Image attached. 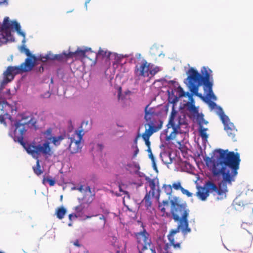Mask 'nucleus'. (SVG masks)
Here are the masks:
<instances>
[{"label": "nucleus", "instance_id": "nucleus-1", "mask_svg": "<svg viewBox=\"0 0 253 253\" xmlns=\"http://www.w3.org/2000/svg\"><path fill=\"white\" fill-rule=\"evenodd\" d=\"M214 158L210 160L212 166L211 172L213 176L222 175V180L217 187L213 182L208 181L206 188L198 187L196 195L202 201H205L209 195V192H215L219 196H226L227 192V183L231 184L238 173L240 163V155L228 150L218 149Z\"/></svg>", "mask_w": 253, "mask_h": 253}, {"label": "nucleus", "instance_id": "nucleus-2", "mask_svg": "<svg viewBox=\"0 0 253 253\" xmlns=\"http://www.w3.org/2000/svg\"><path fill=\"white\" fill-rule=\"evenodd\" d=\"M169 202L171 205L170 213L173 219L178 222V224L183 225L185 227L184 231H189L188 218L190 211L187 203L185 202H181L178 197H173Z\"/></svg>", "mask_w": 253, "mask_h": 253}, {"label": "nucleus", "instance_id": "nucleus-3", "mask_svg": "<svg viewBox=\"0 0 253 253\" xmlns=\"http://www.w3.org/2000/svg\"><path fill=\"white\" fill-rule=\"evenodd\" d=\"M17 34L23 37L22 45L18 47V49L21 53H25L27 56L24 63L19 66H17V74H18L20 72H27L33 70L35 63L38 60V57L35 55L32 54L30 50L26 47L25 45L26 42V33L22 30L20 24L17 22Z\"/></svg>", "mask_w": 253, "mask_h": 253}, {"label": "nucleus", "instance_id": "nucleus-4", "mask_svg": "<svg viewBox=\"0 0 253 253\" xmlns=\"http://www.w3.org/2000/svg\"><path fill=\"white\" fill-rule=\"evenodd\" d=\"M20 144L28 154H31L34 158H37L36 165L33 167V169L34 173L38 176L41 175L43 173V170L41 169L38 157L41 154L47 156L52 155L53 152L49 146L50 143H43L42 145L39 143Z\"/></svg>", "mask_w": 253, "mask_h": 253}, {"label": "nucleus", "instance_id": "nucleus-5", "mask_svg": "<svg viewBox=\"0 0 253 253\" xmlns=\"http://www.w3.org/2000/svg\"><path fill=\"white\" fill-rule=\"evenodd\" d=\"M36 123V120L29 113L17 114V130L20 134V136H17V142H28L24 141L23 135L29 125L35 126Z\"/></svg>", "mask_w": 253, "mask_h": 253}, {"label": "nucleus", "instance_id": "nucleus-6", "mask_svg": "<svg viewBox=\"0 0 253 253\" xmlns=\"http://www.w3.org/2000/svg\"><path fill=\"white\" fill-rule=\"evenodd\" d=\"M0 110L3 112L8 119V123L10 124L9 136L13 138L16 142V119L13 118L9 112L16 111V106H13L4 98L0 99Z\"/></svg>", "mask_w": 253, "mask_h": 253}, {"label": "nucleus", "instance_id": "nucleus-7", "mask_svg": "<svg viewBox=\"0 0 253 253\" xmlns=\"http://www.w3.org/2000/svg\"><path fill=\"white\" fill-rule=\"evenodd\" d=\"M15 31H16V20L11 21L8 17H5L2 23H0V32L1 33V37L4 40V42L14 41V38L11 32ZM0 42H2L0 37Z\"/></svg>", "mask_w": 253, "mask_h": 253}, {"label": "nucleus", "instance_id": "nucleus-8", "mask_svg": "<svg viewBox=\"0 0 253 253\" xmlns=\"http://www.w3.org/2000/svg\"><path fill=\"white\" fill-rule=\"evenodd\" d=\"M185 227L182 224H178L177 228L175 229L171 230L168 235V240L173 247L174 249H180L181 243L182 242L181 235L179 234L181 231L185 237L188 233L191 232L190 228L189 231H184Z\"/></svg>", "mask_w": 253, "mask_h": 253}, {"label": "nucleus", "instance_id": "nucleus-9", "mask_svg": "<svg viewBox=\"0 0 253 253\" xmlns=\"http://www.w3.org/2000/svg\"><path fill=\"white\" fill-rule=\"evenodd\" d=\"M188 77L184 80V83L188 87L189 90L201 86L204 87V84L202 81L200 73L198 71L191 67L186 72Z\"/></svg>", "mask_w": 253, "mask_h": 253}, {"label": "nucleus", "instance_id": "nucleus-10", "mask_svg": "<svg viewBox=\"0 0 253 253\" xmlns=\"http://www.w3.org/2000/svg\"><path fill=\"white\" fill-rule=\"evenodd\" d=\"M134 236L136 239L138 250H146L150 247L151 240L149 233L143 229V231L135 233Z\"/></svg>", "mask_w": 253, "mask_h": 253}, {"label": "nucleus", "instance_id": "nucleus-11", "mask_svg": "<svg viewBox=\"0 0 253 253\" xmlns=\"http://www.w3.org/2000/svg\"><path fill=\"white\" fill-rule=\"evenodd\" d=\"M145 180L148 183L151 189L147 192L142 202L144 203L145 207L148 209L152 206L151 198L154 197L156 191V184H158V180L156 178H151L148 176L145 177Z\"/></svg>", "mask_w": 253, "mask_h": 253}, {"label": "nucleus", "instance_id": "nucleus-12", "mask_svg": "<svg viewBox=\"0 0 253 253\" xmlns=\"http://www.w3.org/2000/svg\"><path fill=\"white\" fill-rule=\"evenodd\" d=\"M42 137L44 139V142H59L66 139L67 132L63 131L58 136L54 135L52 133V128L48 127L45 131L42 132Z\"/></svg>", "mask_w": 253, "mask_h": 253}, {"label": "nucleus", "instance_id": "nucleus-13", "mask_svg": "<svg viewBox=\"0 0 253 253\" xmlns=\"http://www.w3.org/2000/svg\"><path fill=\"white\" fill-rule=\"evenodd\" d=\"M220 112L219 113V117L224 125V129L227 131L228 135L233 139L234 141L236 140L234 139L235 137V134L233 131H237L234 124L230 122L229 117L226 115L222 109H220Z\"/></svg>", "mask_w": 253, "mask_h": 253}, {"label": "nucleus", "instance_id": "nucleus-14", "mask_svg": "<svg viewBox=\"0 0 253 253\" xmlns=\"http://www.w3.org/2000/svg\"><path fill=\"white\" fill-rule=\"evenodd\" d=\"M167 93L168 96V102L173 103L177 104L180 98L183 97H186V92L179 84L176 88L171 89V90H168Z\"/></svg>", "mask_w": 253, "mask_h": 253}, {"label": "nucleus", "instance_id": "nucleus-15", "mask_svg": "<svg viewBox=\"0 0 253 253\" xmlns=\"http://www.w3.org/2000/svg\"><path fill=\"white\" fill-rule=\"evenodd\" d=\"M100 56H101L103 58H105L106 61L114 59L115 60L114 64H122V60L124 58L123 55H119L116 53L104 51L101 48L97 53H95V58L96 59Z\"/></svg>", "mask_w": 253, "mask_h": 253}, {"label": "nucleus", "instance_id": "nucleus-16", "mask_svg": "<svg viewBox=\"0 0 253 253\" xmlns=\"http://www.w3.org/2000/svg\"><path fill=\"white\" fill-rule=\"evenodd\" d=\"M150 66H153V65L151 63H148L145 60L143 59L140 66L138 67V65H136L135 67L134 73L135 75L143 77H149Z\"/></svg>", "mask_w": 253, "mask_h": 253}, {"label": "nucleus", "instance_id": "nucleus-17", "mask_svg": "<svg viewBox=\"0 0 253 253\" xmlns=\"http://www.w3.org/2000/svg\"><path fill=\"white\" fill-rule=\"evenodd\" d=\"M212 71L209 68L205 66L201 69V74H200L202 81L204 84V86L208 85L214 84Z\"/></svg>", "mask_w": 253, "mask_h": 253}, {"label": "nucleus", "instance_id": "nucleus-18", "mask_svg": "<svg viewBox=\"0 0 253 253\" xmlns=\"http://www.w3.org/2000/svg\"><path fill=\"white\" fill-rule=\"evenodd\" d=\"M16 71V66H9L3 73V80L0 83V91L4 86L14 79L13 72Z\"/></svg>", "mask_w": 253, "mask_h": 253}, {"label": "nucleus", "instance_id": "nucleus-19", "mask_svg": "<svg viewBox=\"0 0 253 253\" xmlns=\"http://www.w3.org/2000/svg\"><path fill=\"white\" fill-rule=\"evenodd\" d=\"M77 190L84 194L82 201H84V203L89 204L92 202L93 200V195L92 194L90 186H87L84 187V185H81L77 188Z\"/></svg>", "mask_w": 253, "mask_h": 253}, {"label": "nucleus", "instance_id": "nucleus-20", "mask_svg": "<svg viewBox=\"0 0 253 253\" xmlns=\"http://www.w3.org/2000/svg\"><path fill=\"white\" fill-rule=\"evenodd\" d=\"M148 125L149 126L150 129H146L145 132L142 135L139 133L140 128L138 129L137 134L135 136L133 142H137L138 139L141 137L142 138L145 142H150L149 141L150 136L156 131V129L153 123L148 124Z\"/></svg>", "mask_w": 253, "mask_h": 253}, {"label": "nucleus", "instance_id": "nucleus-21", "mask_svg": "<svg viewBox=\"0 0 253 253\" xmlns=\"http://www.w3.org/2000/svg\"><path fill=\"white\" fill-rule=\"evenodd\" d=\"M188 117L190 119H196L197 123L199 124V127H202L203 126L201 125V122L204 120V115L203 113H199V107L196 108L194 111L191 110L189 111L187 114Z\"/></svg>", "mask_w": 253, "mask_h": 253}, {"label": "nucleus", "instance_id": "nucleus-22", "mask_svg": "<svg viewBox=\"0 0 253 253\" xmlns=\"http://www.w3.org/2000/svg\"><path fill=\"white\" fill-rule=\"evenodd\" d=\"M193 95L192 92L189 93V92H186V97L188 98L189 101L184 104L183 107L186 108L188 111L191 110L194 111L196 108L199 107L195 105V100L193 97Z\"/></svg>", "mask_w": 253, "mask_h": 253}, {"label": "nucleus", "instance_id": "nucleus-23", "mask_svg": "<svg viewBox=\"0 0 253 253\" xmlns=\"http://www.w3.org/2000/svg\"><path fill=\"white\" fill-rule=\"evenodd\" d=\"M183 123H180L179 122L178 125H176L175 122H174V125L170 123H169L168 124V128L171 127L173 129V131L170 133L169 135L167 134V140L169 141L174 139L175 137V135L176 134L178 133V129H180V126L182 125H183Z\"/></svg>", "mask_w": 253, "mask_h": 253}, {"label": "nucleus", "instance_id": "nucleus-24", "mask_svg": "<svg viewBox=\"0 0 253 253\" xmlns=\"http://www.w3.org/2000/svg\"><path fill=\"white\" fill-rule=\"evenodd\" d=\"M83 131V129L79 130H76L75 131L74 134H73L71 136L67 133L68 136H67L66 138L70 139V142H81L84 135Z\"/></svg>", "mask_w": 253, "mask_h": 253}, {"label": "nucleus", "instance_id": "nucleus-25", "mask_svg": "<svg viewBox=\"0 0 253 253\" xmlns=\"http://www.w3.org/2000/svg\"><path fill=\"white\" fill-rule=\"evenodd\" d=\"M71 53L69 52L67 53L66 51H63L62 53L54 55L53 61H58L59 62H67L68 59L71 58Z\"/></svg>", "mask_w": 253, "mask_h": 253}, {"label": "nucleus", "instance_id": "nucleus-26", "mask_svg": "<svg viewBox=\"0 0 253 253\" xmlns=\"http://www.w3.org/2000/svg\"><path fill=\"white\" fill-rule=\"evenodd\" d=\"M88 51H90L91 53L93 52L91 48L89 47H85L84 49L78 48L75 52H73L69 51V52L71 53V58L73 57V56L85 57H86L85 54Z\"/></svg>", "mask_w": 253, "mask_h": 253}, {"label": "nucleus", "instance_id": "nucleus-27", "mask_svg": "<svg viewBox=\"0 0 253 253\" xmlns=\"http://www.w3.org/2000/svg\"><path fill=\"white\" fill-rule=\"evenodd\" d=\"M213 84H209L208 85L204 86L203 89L205 93H207V95L210 99L213 100H216L217 97L214 94L212 90V87Z\"/></svg>", "mask_w": 253, "mask_h": 253}, {"label": "nucleus", "instance_id": "nucleus-28", "mask_svg": "<svg viewBox=\"0 0 253 253\" xmlns=\"http://www.w3.org/2000/svg\"><path fill=\"white\" fill-rule=\"evenodd\" d=\"M83 143H70L68 149L71 154L80 152L82 148Z\"/></svg>", "mask_w": 253, "mask_h": 253}, {"label": "nucleus", "instance_id": "nucleus-29", "mask_svg": "<svg viewBox=\"0 0 253 253\" xmlns=\"http://www.w3.org/2000/svg\"><path fill=\"white\" fill-rule=\"evenodd\" d=\"M66 212V209L63 206H61L57 208V209L56 210L55 214L58 218H59V219H62L64 218Z\"/></svg>", "mask_w": 253, "mask_h": 253}, {"label": "nucleus", "instance_id": "nucleus-30", "mask_svg": "<svg viewBox=\"0 0 253 253\" xmlns=\"http://www.w3.org/2000/svg\"><path fill=\"white\" fill-rule=\"evenodd\" d=\"M172 105V110L170 113V115L169 116V123L172 124L174 125V121L175 118V117L178 113L177 111L175 110V107L177 104H173V103H170Z\"/></svg>", "mask_w": 253, "mask_h": 253}, {"label": "nucleus", "instance_id": "nucleus-31", "mask_svg": "<svg viewBox=\"0 0 253 253\" xmlns=\"http://www.w3.org/2000/svg\"><path fill=\"white\" fill-rule=\"evenodd\" d=\"M207 130V128H205L203 126H202V127H199V131L202 139V142H208V135L206 132Z\"/></svg>", "mask_w": 253, "mask_h": 253}, {"label": "nucleus", "instance_id": "nucleus-32", "mask_svg": "<svg viewBox=\"0 0 253 253\" xmlns=\"http://www.w3.org/2000/svg\"><path fill=\"white\" fill-rule=\"evenodd\" d=\"M199 87H196L190 90V91L194 95L200 98L203 101L208 102V99L204 96L202 94L198 92Z\"/></svg>", "mask_w": 253, "mask_h": 253}, {"label": "nucleus", "instance_id": "nucleus-33", "mask_svg": "<svg viewBox=\"0 0 253 253\" xmlns=\"http://www.w3.org/2000/svg\"><path fill=\"white\" fill-rule=\"evenodd\" d=\"M172 248V245L170 243H167L162 249L161 253H173Z\"/></svg>", "mask_w": 253, "mask_h": 253}, {"label": "nucleus", "instance_id": "nucleus-34", "mask_svg": "<svg viewBox=\"0 0 253 253\" xmlns=\"http://www.w3.org/2000/svg\"><path fill=\"white\" fill-rule=\"evenodd\" d=\"M46 182H48L50 186H53L55 185L56 181L55 179H51L49 176H45L44 175L42 183L43 184L45 185Z\"/></svg>", "mask_w": 253, "mask_h": 253}, {"label": "nucleus", "instance_id": "nucleus-35", "mask_svg": "<svg viewBox=\"0 0 253 253\" xmlns=\"http://www.w3.org/2000/svg\"><path fill=\"white\" fill-rule=\"evenodd\" d=\"M164 81L168 84L169 86V89L168 90H171V89L176 88L177 85L179 84L175 81L174 80H169L168 81L166 79H164Z\"/></svg>", "mask_w": 253, "mask_h": 253}, {"label": "nucleus", "instance_id": "nucleus-36", "mask_svg": "<svg viewBox=\"0 0 253 253\" xmlns=\"http://www.w3.org/2000/svg\"><path fill=\"white\" fill-rule=\"evenodd\" d=\"M207 103H209L210 107H211V108L212 109H214V108H216L217 110H218V111L217 112V114L219 116V113L220 112V109H222L220 106H218L216 103H215L214 102H213V101H209L208 100V102Z\"/></svg>", "mask_w": 253, "mask_h": 253}, {"label": "nucleus", "instance_id": "nucleus-37", "mask_svg": "<svg viewBox=\"0 0 253 253\" xmlns=\"http://www.w3.org/2000/svg\"><path fill=\"white\" fill-rule=\"evenodd\" d=\"M163 188L165 192L168 195L170 196L172 192V186L171 185L164 184Z\"/></svg>", "mask_w": 253, "mask_h": 253}, {"label": "nucleus", "instance_id": "nucleus-38", "mask_svg": "<svg viewBox=\"0 0 253 253\" xmlns=\"http://www.w3.org/2000/svg\"><path fill=\"white\" fill-rule=\"evenodd\" d=\"M169 203L168 200H164L162 203L159 202V208L162 212L164 213L166 212L165 206H168L169 205Z\"/></svg>", "mask_w": 253, "mask_h": 253}, {"label": "nucleus", "instance_id": "nucleus-39", "mask_svg": "<svg viewBox=\"0 0 253 253\" xmlns=\"http://www.w3.org/2000/svg\"><path fill=\"white\" fill-rule=\"evenodd\" d=\"M158 49V47L156 45H153L152 47L150 49V53L151 54L154 55H158L159 57H160L162 55L164 56V54H163L162 53H159L157 52V50Z\"/></svg>", "mask_w": 253, "mask_h": 253}, {"label": "nucleus", "instance_id": "nucleus-40", "mask_svg": "<svg viewBox=\"0 0 253 253\" xmlns=\"http://www.w3.org/2000/svg\"><path fill=\"white\" fill-rule=\"evenodd\" d=\"M153 66H150V71H149L150 75L151 76H154L156 75L158 72L160 71V67H155L152 68Z\"/></svg>", "mask_w": 253, "mask_h": 253}, {"label": "nucleus", "instance_id": "nucleus-41", "mask_svg": "<svg viewBox=\"0 0 253 253\" xmlns=\"http://www.w3.org/2000/svg\"><path fill=\"white\" fill-rule=\"evenodd\" d=\"M44 68L43 65H41L40 66H35L33 69V71L37 74L41 73L43 72Z\"/></svg>", "mask_w": 253, "mask_h": 253}, {"label": "nucleus", "instance_id": "nucleus-42", "mask_svg": "<svg viewBox=\"0 0 253 253\" xmlns=\"http://www.w3.org/2000/svg\"><path fill=\"white\" fill-rule=\"evenodd\" d=\"M55 55V54H53L51 51H48L47 53L44 56H43L42 58H44L45 59L47 60H51L53 61L54 58L53 56Z\"/></svg>", "mask_w": 253, "mask_h": 253}, {"label": "nucleus", "instance_id": "nucleus-43", "mask_svg": "<svg viewBox=\"0 0 253 253\" xmlns=\"http://www.w3.org/2000/svg\"><path fill=\"white\" fill-rule=\"evenodd\" d=\"M145 144L148 147V151L149 153V158L151 159L154 167H156V164L155 163V158H154V157L152 154V151L150 148V145L151 143H145Z\"/></svg>", "mask_w": 253, "mask_h": 253}, {"label": "nucleus", "instance_id": "nucleus-44", "mask_svg": "<svg viewBox=\"0 0 253 253\" xmlns=\"http://www.w3.org/2000/svg\"><path fill=\"white\" fill-rule=\"evenodd\" d=\"M84 209V207L83 206V205L82 204H81L78 206H76L75 208V210L76 211L77 214V215H78V216H80V214L82 213Z\"/></svg>", "mask_w": 253, "mask_h": 253}, {"label": "nucleus", "instance_id": "nucleus-45", "mask_svg": "<svg viewBox=\"0 0 253 253\" xmlns=\"http://www.w3.org/2000/svg\"><path fill=\"white\" fill-rule=\"evenodd\" d=\"M171 186H172V188H173L176 190H180L181 191V188H183L181 185L180 182H179V181L173 183L172 184V185H171Z\"/></svg>", "mask_w": 253, "mask_h": 253}, {"label": "nucleus", "instance_id": "nucleus-46", "mask_svg": "<svg viewBox=\"0 0 253 253\" xmlns=\"http://www.w3.org/2000/svg\"><path fill=\"white\" fill-rule=\"evenodd\" d=\"M74 129V126L72 124V121L71 120H69L68 121V127H67V130L69 132H71Z\"/></svg>", "mask_w": 253, "mask_h": 253}, {"label": "nucleus", "instance_id": "nucleus-47", "mask_svg": "<svg viewBox=\"0 0 253 253\" xmlns=\"http://www.w3.org/2000/svg\"><path fill=\"white\" fill-rule=\"evenodd\" d=\"M7 119L6 117V115L4 114V115H0V123L1 124L4 125L5 126H6V122L5 121V119Z\"/></svg>", "mask_w": 253, "mask_h": 253}, {"label": "nucleus", "instance_id": "nucleus-48", "mask_svg": "<svg viewBox=\"0 0 253 253\" xmlns=\"http://www.w3.org/2000/svg\"><path fill=\"white\" fill-rule=\"evenodd\" d=\"M181 192L182 194L186 195L188 197H191L193 195L192 193L190 192L188 190L184 189L183 187L181 188Z\"/></svg>", "mask_w": 253, "mask_h": 253}, {"label": "nucleus", "instance_id": "nucleus-49", "mask_svg": "<svg viewBox=\"0 0 253 253\" xmlns=\"http://www.w3.org/2000/svg\"><path fill=\"white\" fill-rule=\"evenodd\" d=\"M78 217V215H77V214H70L69 215V219L70 221V222L68 224L69 226H71L72 225V218H77Z\"/></svg>", "mask_w": 253, "mask_h": 253}, {"label": "nucleus", "instance_id": "nucleus-50", "mask_svg": "<svg viewBox=\"0 0 253 253\" xmlns=\"http://www.w3.org/2000/svg\"><path fill=\"white\" fill-rule=\"evenodd\" d=\"M124 56V58H123V59L122 60V65L124 63L122 62L123 61V60L124 59V58L125 57H127V58H129L128 59V60H129V62L130 63H133V61L134 60V59L133 58V57L132 56H131V55H123Z\"/></svg>", "mask_w": 253, "mask_h": 253}, {"label": "nucleus", "instance_id": "nucleus-51", "mask_svg": "<svg viewBox=\"0 0 253 253\" xmlns=\"http://www.w3.org/2000/svg\"><path fill=\"white\" fill-rule=\"evenodd\" d=\"M149 113L148 112L145 113L144 119L146 120V121L150 122V123L149 124H150L151 123H152L151 121L152 116L149 115Z\"/></svg>", "mask_w": 253, "mask_h": 253}, {"label": "nucleus", "instance_id": "nucleus-52", "mask_svg": "<svg viewBox=\"0 0 253 253\" xmlns=\"http://www.w3.org/2000/svg\"><path fill=\"white\" fill-rule=\"evenodd\" d=\"M147 107H148V106H147L146 107H145V113L146 112H148L149 113V115H151V116H153V115H155V112L152 111V108H150L148 110H147Z\"/></svg>", "mask_w": 253, "mask_h": 253}, {"label": "nucleus", "instance_id": "nucleus-53", "mask_svg": "<svg viewBox=\"0 0 253 253\" xmlns=\"http://www.w3.org/2000/svg\"><path fill=\"white\" fill-rule=\"evenodd\" d=\"M136 144V143H135ZM133 147L135 149L134 154H133V157H135L137 156V154L139 152V149L136 146V145H133Z\"/></svg>", "mask_w": 253, "mask_h": 253}, {"label": "nucleus", "instance_id": "nucleus-54", "mask_svg": "<svg viewBox=\"0 0 253 253\" xmlns=\"http://www.w3.org/2000/svg\"><path fill=\"white\" fill-rule=\"evenodd\" d=\"M178 146L175 145V147H178L182 152L184 151V150H183L184 148L183 147V145H184V143H177Z\"/></svg>", "mask_w": 253, "mask_h": 253}, {"label": "nucleus", "instance_id": "nucleus-55", "mask_svg": "<svg viewBox=\"0 0 253 253\" xmlns=\"http://www.w3.org/2000/svg\"><path fill=\"white\" fill-rule=\"evenodd\" d=\"M174 143H162V145L160 146V147H169L171 145H174Z\"/></svg>", "mask_w": 253, "mask_h": 253}, {"label": "nucleus", "instance_id": "nucleus-56", "mask_svg": "<svg viewBox=\"0 0 253 253\" xmlns=\"http://www.w3.org/2000/svg\"><path fill=\"white\" fill-rule=\"evenodd\" d=\"M99 219H101V220H103L104 221L103 225H105V223H106V218H105V216L104 215H101L99 217Z\"/></svg>", "mask_w": 253, "mask_h": 253}, {"label": "nucleus", "instance_id": "nucleus-57", "mask_svg": "<svg viewBox=\"0 0 253 253\" xmlns=\"http://www.w3.org/2000/svg\"><path fill=\"white\" fill-rule=\"evenodd\" d=\"M119 190L120 192H123L125 194L129 195V193L127 191H124L122 190V187L120 185L119 186Z\"/></svg>", "mask_w": 253, "mask_h": 253}, {"label": "nucleus", "instance_id": "nucleus-58", "mask_svg": "<svg viewBox=\"0 0 253 253\" xmlns=\"http://www.w3.org/2000/svg\"><path fill=\"white\" fill-rule=\"evenodd\" d=\"M6 4L7 5L8 4L7 0H0V4Z\"/></svg>", "mask_w": 253, "mask_h": 253}, {"label": "nucleus", "instance_id": "nucleus-59", "mask_svg": "<svg viewBox=\"0 0 253 253\" xmlns=\"http://www.w3.org/2000/svg\"><path fill=\"white\" fill-rule=\"evenodd\" d=\"M74 245L77 247H80L81 245H80L79 242L78 240H77L76 241H75L74 243Z\"/></svg>", "mask_w": 253, "mask_h": 253}, {"label": "nucleus", "instance_id": "nucleus-60", "mask_svg": "<svg viewBox=\"0 0 253 253\" xmlns=\"http://www.w3.org/2000/svg\"><path fill=\"white\" fill-rule=\"evenodd\" d=\"M135 57L139 59L141 58V54L140 53H137L135 54Z\"/></svg>", "mask_w": 253, "mask_h": 253}, {"label": "nucleus", "instance_id": "nucleus-61", "mask_svg": "<svg viewBox=\"0 0 253 253\" xmlns=\"http://www.w3.org/2000/svg\"><path fill=\"white\" fill-rule=\"evenodd\" d=\"M208 124V122L206 120H205L204 119V120L202 121L201 122V125L203 126V124H205V125H207Z\"/></svg>", "mask_w": 253, "mask_h": 253}, {"label": "nucleus", "instance_id": "nucleus-62", "mask_svg": "<svg viewBox=\"0 0 253 253\" xmlns=\"http://www.w3.org/2000/svg\"><path fill=\"white\" fill-rule=\"evenodd\" d=\"M158 195L156 196V198L157 199V201H159V198H160V190L158 189Z\"/></svg>", "mask_w": 253, "mask_h": 253}, {"label": "nucleus", "instance_id": "nucleus-63", "mask_svg": "<svg viewBox=\"0 0 253 253\" xmlns=\"http://www.w3.org/2000/svg\"><path fill=\"white\" fill-rule=\"evenodd\" d=\"M97 146H98V147L99 148V149L100 150H102V147H103V145L101 144L98 143L97 144Z\"/></svg>", "mask_w": 253, "mask_h": 253}, {"label": "nucleus", "instance_id": "nucleus-64", "mask_svg": "<svg viewBox=\"0 0 253 253\" xmlns=\"http://www.w3.org/2000/svg\"><path fill=\"white\" fill-rule=\"evenodd\" d=\"M177 121H178V123H179V121H180L179 122H180V123H183L182 121V118L181 116H178V117L177 118Z\"/></svg>", "mask_w": 253, "mask_h": 253}]
</instances>
